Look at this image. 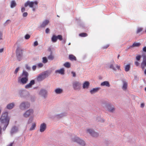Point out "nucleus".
Masks as SVG:
<instances>
[{
  "label": "nucleus",
  "mask_w": 146,
  "mask_h": 146,
  "mask_svg": "<svg viewBox=\"0 0 146 146\" xmlns=\"http://www.w3.org/2000/svg\"><path fill=\"white\" fill-rule=\"evenodd\" d=\"M90 85V83L88 81L85 82L83 84V89L88 88Z\"/></svg>",
  "instance_id": "24"
},
{
  "label": "nucleus",
  "mask_w": 146,
  "mask_h": 146,
  "mask_svg": "<svg viewBox=\"0 0 146 146\" xmlns=\"http://www.w3.org/2000/svg\"><path fill=\"white\" fill-rule=\"evenodd\" d=\"M101 86H105L109 87L110 86L109 82L108 81H105L102 82L100 84Z\"/></svg>",
  "instance_id": "20"
},
{
  "label": "nucleus",
  "mask_w": 146,
  "mask_h": 146,
  "mask_svg": "<svg viewBox=\"0 0 146 146\" xmlns=\"http://www.w3.org/2000/svg\"><path fill=\"white\" fill-rule=\"evenodd\" d=\"M38 4L34 5L33 6V7H32V8H33V11H35L36 10V9L38 8Z\"/></svg>",
  "instance_id": "38"
},
{
  "label": "nucleus",
  "mask_w": 146,
  "mask_h": 146,
  "mask_svg": "<svg viewBox=\"0 0 146 146\" xmlns=\"http://www.w3.org/2000/svg\"><path fill=\"white\" fill-rule=\"evenodd\" d=\"M141 58V56L140 55H138L136 57V59L138 61H139Z\"/></svg>",
  "instance_id": "42"
},
{
  "label": "nucleus",
  "mask_w": 146,
  "mask_h": 146,
  "mask_svg": "<svg viewBox=\"0 0 146 146\" xmlns=\"http://www.w3.org/2000/svg\"><path fill=\"white\" fill-rule=\"evenodd\" d=\"M8 112L5 111L3 113L0 118V121L1 123L4 125L3 128V131H5L9 125L10 117L8 115Z\"/></svg>",
  "instance_id": "1"
},
{
  "label": "nucleus",
  "mask_w": 146,
  "mask_h": 146,
  "mask_svg": "<svg viewBox=\"0 0 146 146\" xmlns=\"http://www.w3.org/2000/svg\"><path fill=\"white\" fill-rule=\"evenodd\" d=\"M18 131V128L15 126H14L11 129L10 133L11 135L16 133Z\"/></svg>",
  "instance_id": "18"
},
{
  "label": "nucleus",
  "mask_w": 146,
  "mask_h": 146,
  "mask_svg": "<svg viewBox=\"0 0 146 146\" xmlns=\"http://www.w3.org/2000/svg\"><path fill=\"white\" fill-rule=\"evenodd\" d=\"M106 107L108 111L110 112L113 113L115 110L114 106L110 104H107L106 105Z\"/></svg>",
  "instance_id": "10"
},
{
  "label": "nucleus",
  "mask_w": 146,
  "mask_h": 146,
  "mask_svg": "<svg viewBox=\"0 0 146 146\" xmlns=\"http://www.w3.org/2000/svg\"><path fill=\"white\" fill-rule=\"evenodd\" d=\"M79 36L81 37H85L88 36V34L86 33H82L79 34Z\"/></svg>",
  "instance_id": "33"
},
{
  "label": "nucleus",
  "mask_w": 146,
  "mask_h": 146,
  "mask_svg": "<svg viewBox=\"0 0 146 146\" xmlns=\"http://www.w3.org/2000/svg\"><path fill=\"white\" fill-rule=\"evenodd\" d=\"M135 64L136 66H138L139 65V63L138 62L136 61L135 62Z\"/></svg>",
  "instance_id": "48"
},
{
  "label": "nucleus",
  "mask_w": 146,
  "mask_h": 146,
  "mask_svg": "<svg viewBox=\"0 0 146 146\" xmlns=\"http://www.w3.org/2000/svg\"><path fill=\"white\" fill-rule=\"evenodd\" d=\"M57 36L54 35L52 36L51 38V40L53 42H56L57 40Z\"/></svg>",
  "instance_id": "32"
},
{
  "label": "nucleus",
  "mask_w": 146,
  "mask_h": 146,
  "mask_svg": "<svg viewBox=\"0 0 146 146\" xmlns=\"http://www.w3.org/2000/svg\"><path fill=\"white\" fill-rule=\"evenodd\" d=\"M144 73L145 75H146V69H145L144 70Z\"/></svg>",
  "instance_id": "63"
},
{
  "label": "nucleus",
  "mask_w": 146,
  "mask_h": 146,
  "mask_svg": "<svg viewBox=\"0 0 146 146\" xmlns=\"http://www.w3.org/2000/svg\"><path fill=\"white\" fill-rule=\"evenodd\" d=\"M38 66L40 68L42 67L43 66V64L42 63H40L38 64Z\"/></svg>",
  "instance_id": "52"
},
{
  "label": "nucleus",
  "mask_w": 146,
  "mask_h": 146,
  "mask_svg": "<svg viewBox=\"0 0 146 146\" xmlns=\"http://www.w3.org/2000/svg\"><path fill=\"white\" fill-rule=\"evenodd\" d=\"M51 70H46L39 74L37 77L38 81H41L48 77L51 74Z\"/></svg>",
  "instance_id": "3"
},
{
  "label": "nucleus",
  "mask_w": 146,
  "mask_h": 146,
  "mask_svg": "<svg viewBox=\"0 0 146 146\" xmlns=\"http://www.w3.org/2000/svg\"><path fill=\"white\" fill-rule=\"evenodd\" d=\"M36 68V66L35 65L33 66L32 67L33 70L34 71L35 70Z\"/></svg>",
  "instance_id": "54"
},
{
  "label": "nucleus",
  "mask_w": 146,
  "mask_h": 146,
  "mask_svg": "<svg viewBox=\"0 0 146 146\" xmlns=\"http://www.w3.org/2000/svg\"><path fill=\"white\" fill-rule=\"evenodd\" d=\"M13 144V142L11 143L9 145H8L7 146H12Z\"/></svg>",
  "instance_id": "59"
},
{
  "label": "nucleus",
  "mask_w": 146,
  "mask_h": 146,
  "mask_svg": "<svg viewBox=\"0 0 146 146\" xmlns=\"http://www.w3.org/2000/svg\"><path fill=\"white\" fill-rule=\"evenodd\" d=\"M33 119V117H30L28 122V124L31 123L32 122Z\"/></svg>",
  "instance_id": "40"
},
{
  "label": "nucleus",
  "mask_w": 146,
  "mask_h": 146,
  "mask_svg": "<svg viewBox=\"0 0 146 146\" xmlns=\"http://www.w3.org/2000/svg\"><path fill=\"white\" fill-rule=\"evenodd\" d=\"M64 68H62L60 70H56L55 71L56 73H58L61 74L63 75L64 74Z\"/></svg>",
  "instance_id": "25"
},
{
  "label": "nucleus",
  "mask_w": 146,
  "mask_h": 146,
  "mask_svg": "<svg viewBox=\"0 0 146 146\" xmlns=\"http://www.w3.org/2000/svg\"><path fill=\"white\" fill-rule=\"evenodd\" d=\"M115 66L117 68L118 71H121V70L120 68V65L115 64L114 61H113L112 63L110 64L109 66L110 69H112L113 70L116 71V69Z\"/></svg>",
  "instance_id": "5"
},
{
  "label": "nucleus",
  "mask_w": 146,
  "mask_h": 146,
  "mask_svg": "<svg viewBox=\"0 0 146 146\" xmlns=\"http://www.w3.org/2000/svg\"><path fill=\"white\" fill-rule=\"evenodd\" d=\"M19 94L21 98H27L29 96V93L26 91L20 90L19 91Z\"/></svg>",
  "instance_id": "9"
},
{
  "label": "nucleus",
  "mask_w": 146,
  "mask_h": 146,
  "mask_svg": "<svg viewBox=\"0 0 146 146\" xmlns=\"http://www.w3.org/2000/svg\"><path fill=\"white\" fill-rule=\"evenodd\" d=\"M141 67L142 70L146 69V62H141Z\"/></svg>",
  "instance_id": "30"
},
{
  "label": "nucleus",
  "mask_w": 146,
  "mask_h": 146,
  "mask_svg": "<svg viewBox=\"0 0 146 146\" xmlns=\"http://www.w3.org/2000/svg\"><path fill=\"white\" fill-rule=\"evenodd\" d=\"M50 31V29L48 28H47L45 30V32L46 33H48Z\"/></svg>",
  "instance_id": "50"
},
{
  "label": "nucleus",
  "mask_w": 146,
  "mask_h": 146,
  "mask_svg": "<svg viewBox=\"0 0 146 146\" xmlns=\"http://www.w3.org/2000/svg\"><path fill=\"white\" fill-rule=\"evenodd\" d=\"M109 46V45L108 44L106 46H104L103 47V48L106 49Z\"/></svg>",
  "instance_id": "57"
},
{
  "label": "nucleus",
  "mask_w": 146,
  "mask_h": 146,
  "mask_svg": "<svg viewBox=\"0 0 146 146\" xmlns=\"http://www.w3.org/2000/svg\"><path fill=\"white\" fill-rule=\"evenodd\" d=\"M46 126L45 123L41 124L40 125V131L41 132H44L46 129Z\"/></svg>",
  "instance_id": "15"
},
{
  "label": "nucleus",
  "mask_w": 146,
  "mask_h": 146,
  "mask_svg": "<svg viewBox=\"0 0 146 146\" xmlns=\"http://www.w3.org/2000/svg\"><path fill=\"white\" fill-rule=\"evenodd\" d=\"M62 89L59 88H57L56 89L54 90L56 94H58L61 93L62 92Z\"/></svg>",
  "instance_id": "28"
},
{
  "label": "nucleus",
  "mask_w": 146,
  "mask_h": 146,
  "mask_svg": "<svg viewBox=\"0 0 146 146\" xmlns=\"http://www.w3.org/2000/svg\"><path fill=\"white\" fill-rule=\"evenodd\" d=\"M142 28H138L137 29V33H138L141 32L142 31Z\"/></svg>",
  "instance_id": "43"
},
{
  "label": "nucleus",
  "mask_w": 146,
  "mask_h": 146,
  "mask_svg": "<svg viewBox=\"0 0 146 146\" xmlns=\"http://www.w3.org/2000/svg\"><path fill=\"white\" fill-rule=\"evenodd\" d=\"M42 60V62L44 63H46L48 62V60L46 57H43Z\"/></svg>",
  "instance_id": "37"
},
{
  "label": "nucleus",
  "mask_w": 146,
  "mask_h": 146,
  "mask_svg": "<svg viewBox=\"0 0 146 146\" xmlns=\"http://www.w3.org/2000/svg\"><path fill=\"white\" fill-rule=\"evenodd\" d=\"M66 42V39H64L62 41V43L65 44Z\"/></svg>",
  "instance_id": "58"
},
{
  "label": "nucleus",
  "mask_w": 146,
  "mask_h": 146,
  "mask_svg": "<svg viewBox=\"0 0 146 146\" xmlns=\"http://www.w3.org/2000/svg\"><path fill=\"white\" fill-rule=\"evenodd\" d=\"M143 60L142 62H146V56L145 55H143Z\"/></svg>",
  "instance_id": "41"
},
{
  "label": "nucleus",
  "mask_w": 146,
  "mask_h": 146,
  "mask_svg": "<svg viewBox=\"0 0 146 146\" xmlns=\"http://www.w3.org/2000/svg\"><path fill=\"white\" fill-rule=\"evenodd\" d=\"M38 43L37 41H36L34 42V46H36L38 45Z\"/></svg>",
  "instance_id": "49"
},
{
  "label": "nucleus",
  "mask_w": 146,
  "mask_h": 146,
  "mask_svg": "<svg viewBox=\"0 0 146 146\" xmlns=\"http://www.w3.org/2000/svg\"><path fill=\"white\" fill-rule=\"evenodd\" d=\"M2 34L0 32V40L2 39Z\"/></svg>",
  "instance_id": "56"
},
{
  "label": "nucleus",
  "mask_w": 146,
  "mask_h": 146,
  "mask_svg": "<svg viewBox=\"0 0 146 146\" xmlns=\"http://www.w3.org/2000/svg\"><path fill=\"white\" fill-rule=\"evenodd\" d=\"M19 68H20L19 67H18L16 68V69H15V71H14V74H17L18 72V71L19 70Z\"/></svg>",
  "instance_id": "44"
},
{
  "label": "nucleus",
  "mask_w": 146,
  "mask_h": 146,
  "mask_svg": "<svg viewBox=\"0 0 146 146\" xmlns=\"http://www.w3.org/2000/svg\"><path fill=\"white\" fill-rule=\"evenodd\" d=\"M33 111L32 109H29L24 113L23 116L25 117H28L31 114H33Z\"/></svg>",
  "instance_id": "14"
},
{
  "label": "nucleus",
  "mask_w": 146,
  "mask_h": 146,
  "mask_svg": "<svg viewBox=\"0 0 146 146\" xmlns=\"http://www.w3.org/2000/svg\"><path fill=\"white\" fill-rule=\"evenodd\" d=\"M3 48H0V53L2 52L3 51Z\"/></svg>",
  "instance_id": "60"
},
{
  "label": "nucleus",
  "mask_w": 146,
  "mask_h": 146,
  "mask_svg": "<svg viewBox=\"0 0 146 146\" xmlns=\"http://www.w3.org/2000/svg\"><path fill=\"white\" fill-rule=\"evenodd\" d=\"M17 5V4L15 1L14 0H12L11 1L10 7L11 8H13L15 7Z\"/></svg>",
  "instance_id": "26"
},
{
  "label": "nucleus",
  "mask_w": 146,
  "mask_h": 146,
  "mask_svg": "<svg viewBox=\"0 0 146 146\" xmlns=\"http://www.w3.org/2000/svg\"><path fill=\"white\" fill-rule=\"evenodd\" d=\"M101 89L100 87H96L93 88L91 90L90 92L91 94H94L98 92V91Z\"/></svg>",
  "instance_id": "17"
},
{
  "label": "nucleus",
  "mask_w": 146,
  "mask_h": 146,
  "mask_svg": "<svg viewBox=\"0 0 146 146\" xmlns=\"http://www.w3.org/2000/svg\"><path fill=\"white\" fill-rule=\"evenodd\" d=\"M38 4V3L37 1H28L27 2L25 3L24 4V6L25 7H27L28 6L30 7H33V6L35 5Z\"/></svg>",
  "instance_id": "8"
},
{
  "label": "nucleus",
  "mask_w": 146,
  "mask_h": 146,
  "mask_svg": "<svg viewBox=\"0 0 146 146\" xmlns=\"http://www.w3.org/2000/svg\"><path fill=\"white\" fill-rule=\"evenodd\" d=\"M39 94L41 96L45 98L47 97V92L45 89H41L39 93Z\"/></svg>",
  "instance_id": "12"
},
{
  "label": "nucleus",
  "mask_w": 146,
  "mask_h": 146,
  "mask_svg": "<svg viewBox=\"0 0 146 146\" xmlns=\"http://www.w3.org/2000/svg\"><path fill=\"white\" fill-rule=\"evenodd\" d=\"M123 85L122 86V88L123 90H126L127 87V82L125 81H123Z\"/></svg>",
  "instance_id": "31"
},
{
  "label": "nucleus",
  "mask_w": 146,
  "mask_h": 146,
  "mask_svg": "<svg viewBox=\"0 0 146 146\" xmlns=\"http://www.w3.org/2000/svg\"><path fill=\"white\" fill-rule=\"evenodd\" d=\"M30 36L28 34L26 35L25 36V38L26 39H29L30 38Z\"/></svg>",
  "instance_id": "46"
},
{
  "label": "nucleus",
  "mask_w": 146,
  "mask_h": 146,
  "mask_svg": "<svg viewBox=\"0 0 146 146\" xmlns=\"http://www.w3.org/2000/svg\"><path fill=\"white\" fill-rule=\"evenodd\" d=\"M25 8L24 7H22L21 8V11L23 13L25 11Z\"/></svg>",
  "instance_id": "53"
},
{
  "label": "nucleus",
  "mask_w": 146,
  "mask_h": 146,
  "mask_svg": "<svg viewBox=\"0 0 146 146\" xmlns=\"http://www.w3.org/2000/svg\"><path fill=\"white\" fill-rule=\"evenodd\" d=\"M36 124L35 123H33L32 124V126H31V127L30 128V131H32L34 129L35 127H36Z\"/></svg>",
  "instance_id": "36"
},
{
  "label": "nucleus",
  "mask_w": 146,
  "mask_h": 146,
  "mask_svg": "<svg viewBox=\"0 0 146 146\" xmlns=\"http://www.w3.org/2000/svg\"><path fill=\"white\" fill-rule=\"evenodd\" d=\"M141 45V44L139 42H135L132 44V45L130 46L128 48V49H129L131 48L135 47H139Z\"/></svg>",
  "instance_id": "21"
},
{
  "label": "nucleus",
  "mask_w": 146,
  "mask_h": 146,
  "mask_svg": "<svg viewBox=\"0 0 146 146\" xmlns=\"http://www.w3.org/2000/svg\"><path fill=\"white\" fill-rule=\"evenodd\" d=\"M144 106V104L143 103H142L141 105V108H143Z\"/></svg>",
  "instance_id": "62"
},
{
  "label": "nucleus",
  "mask_w": 146,
  "mask_h": 146,
  "mask_svg": "<svg viewBox=\"0 0 146 146\" xmlns=\"http://www.w3.org/2000/svg\"><path fill=\"white\" fill-rule=\"evenodd\" d=\"M69 58L71 61H76V57L72 54H70L69 55Z\"/></svg>",
  "instance_id": "29"
},
{
  "label": "nucleus",
  "mask_w": 146,
  "mask_h": 146,
  "mask_svg": "<svg viewBox=\"0 0 146 146\" xmlns=\"http://www.w3.org/2000/svg\"><path fill=\"white\" fill-rule=\"evenodd\" d=\"M29 73L27 71L23 70L21 76L19 77L18 82L23 84H26L27 82Z\"/></svg>",
  "instance_id": "2"
},
{
  "label": "nucleus",
  "mask_w": 146,
  "mask_h": 146,
  "mask_svg": "<svg viewBox=\"0 0 146 146\" xmlns=\"http://www.w3.org/2000/svg\"><path fill=\"white\" fill-rule=\"evenodd\" d=\"M56 36L57 39H58L60 40H62V35H58Z\"/></svg>",
  "instance_id": "39"
},
{
  "label": "nucleus",
  "mask_w": 146,
  "mask_h": 146,
  "mask_svg": "<svg viewBox=\"0 0 146 146\" xmlns=\"http://www.w3.org/2000/svg\"><path fill=\"white\" fill-rule=\"evenodd\" d=\"M64 66L66 67L69 68L70 66V63L68 62H66L64 64Z\"/></svg>",
  "instance_id": "35"
},
{
  "label": "nucleus",
  "mask_w": 146,
  "mask_h": 146,
  "mask_svg": "<svg viewBox=\"0 0 146 146\" xmlns=\"http://www.w3.org/2000/svg\"><path fill=\"white\" fill-rule=\"evenodd\" d=\"M49 23V21L47 20H46L43 21L42 24L40 25V27L41 28H44Z\"/></svg>",
  "instance_id": "23"
},
{
  "label": "nucleus",
  "mask_w": 146,
  "mask_h": 146,
  "mask_svg": "<svg viewBox=\"0 0 146 146\" xmlns=\"http://www.w3.org/2000/svg\"><path fill=\"white\" fill-rule=\"evenodd\" d=\"M87 133H89L91 135L94 137L98 136V134L92 129H88L87 130Z\"/></svg>",
  "instance_id": "13"
},
{
  "label": "nucleus",
  "mask_w": 146,
  "mask_h": 146,
  "mask_svg": "<svg viewBox=\"0 0 146 146\" xmlns=\"http://www.w3.org/2000/svg\"><path fill=\"white\" fill-rule=\"evenodd\" d=\"M27 15L28 13L27 12H24L23 14V17H26L27 16Z\"/></svg>",
  "instance_id": "47"
},
{
  "label": "nucleus",
  "mask_w": 146,
  "mask_h": 146,
  "mask_svg": "<svg viewBox=\"0 0 146 146\" xmlns=\"http://www.w3.org/2000/svg\"><path fill=\"white\" fill-rule=\"evenodd\" d=\"M25 67L26 69L28 70H31L30 67L27 64L25 65Z\"/></svg>",
  "instance_id": "45"
},
{
  "label": "nucleus",
  "mask_w": 146,
  "mask_h": 146,
  "mask_svg": "<svg viewBox=\"0 0 146 146\" xmlns=\"http://www.w3.org/2000/svg\"><path fill=\"white\" fill-rule=\"evenodd\" d=\"M120 56V55L119 54L118 56H117V58L118 59H119V57Z\"/></svg>",
  "instance_id": "64"
},
{
  "label": "nucleus",
  "mask_w": 146,
  "mask_h": 146,
  "mask_svg": "<svg viewBox=\"0 0 146 146\" xmlns=\"http://www.w3.org/2000/svg\"><path fill=\"white\" fill-rule=\"evenodd\" d=\"M72 141L74 142L77 143L82 146H84L85 145V141L78 137H74L72 138Z\"/></svg>",
  "instance_id": "6"
},
{
  "label": "nucleus",
  "mask_w": 146,
  "mask_h": 146,
  "mask_svg": "<svg viewBox=\"0 0 146 146\" xmlns=\"http://www.w3.org/2000/svg\"><path fill=\"white\" fill-rule=\"evenodd\" d=\"M130 64L126 65L125 67V71L126 72L129 71L130 70Z\"/></svg>",
  "instance_id": "27"
},
{
  "label": "nucleus",
  "mask_w": 146,
  "mask_h": 146,
  "mask_svg": "<svg viewBox=\"0 0 146 146\" xmlns=\"http://www.w3.org/2000/svg\"><path fill=\"white\" fill-rule=\"evenodd\" d=\"M48 58L49 60H52L54 58V56L52 55V52H51V54L48 57Z\"/></svg>",
  "instance_id": "34"
},
{
  "label": "nucleus",
  "mask_w": 146,
  "mask_h": 146,
  "mask_svg": "<svg viewBox=\"0 0 146 146\" xmlns=\"http://www.w3.org/2000/svg\"><path fill=\"white\" fill-rule=\"evenodd\" d=\"M101 122H104L105 121V120L104 119H102L100 121Z\"/></svg>",
  "instance_id": "61"
},
{
  "label": "nucleus",
  "mask_w": 146,
  "mask_h": 146,
  "mask_svg": "<svg viewBox=\"0 0 146 146\" xmlns=\"http://www.w3.org/2000/svg\"><path fill=\"white\" fill-rule=\"evenodd\" d=\"M81 85V83L78 81H75L73 82L72 83L73 88L75 90L79 89Z\"/></svg>",
  "instance_id": "11"
},
{
  "label": "nucleus",
  "mask_w": 146,
  "mask_h": 146,
  "mask_svg": "<svg viewBox=\"0 0 146 146\" xmlns=\"http://www.w3.org/2000/svg\"><path fill=\"white\" fill-rule=\"evenodd\" d=\"M30 106V104L27 102H23L20 104L19 107L20 109L23 110L29 108Z\"/></svg>",
  "instance_id": "7"
},
{
  "label": "nucleus",
  "mask_w": 146,
  "mask_h": 146,
  "mask_svg": "<svg viewBox=\"0 0 146 146\" xmlns=\"http://www.w3.org/2000/svg\"><path fill=\"white\" fill-rule=\"evenodd\" d=\"M143 51L146 52V46L144 47L143 48Z\"/></svg>",
  "instance_id": "55"
},
{
  "label": "nucleus",
  "mask_w": 146,
  "mask_h": 146,
  "mask_svg": "<svg viewBox=\"0 0 146 146\" xmlns=\"http://www.w3.org/2000/svg\"><path fill=\"white\" fill-rule=\"evenodd\" d=\"M15 106V103L12 102L7 104L6 106V108L8 110L12 109Z\"/></svg>",
  "instance_id": "22"
},
{
  "label": "nucleus",
  "mask_w": 146,
  "mask_h": 146,
  "mask_svg": "<svg viewBox=\"0 0 146 146\" xmlns=\"http://www.w3.org/2000/svg\"><path fill=\"white\" fill-rule=\"evenodd\" d=\"M67 115V113L66 112L58 114H56L55 117L57 118H60L64 117L66 116Z\"/></svg>",
  "instance_id": "16"
},
{
  "label": "nucleus",
  "mask_w": 146,
  "mask_h": 146,
  "mask_svg": "<svg viewBox=\"0 0 146 146\" xmlns=\"http://www.w3.org/2000/svg\"><path fill=\"white\" fill-rule=\"evenodd\" d=\"M23 50L18 47L16 50V55L17 60L20 61L23 58Z\"/></svg>",
  "instance_id": "4"
},
{
  "label": "nucleus",
  "mask_w": 146,
  "mask_h": 146,
  "mask_svg": "<svg viewBox=\"0 0 146 146\" xmlns=\"http://www.w3.org/2000/svg\"><path fill=\"white\" fill-rule=\"evenodd\" d=\"M71 74L73 75H72V76L73 77H76V74L75 73V72H73V71H72L71 72Z\"/></svg>",
  "instance_id": "51"
},
{
  "label": "nucleus",
  "mask_w": 146,
  "mask_h": 146,
  "mask_svg": "<svg viewBox=\"0 0 146 146\" xmlns=\"http://www.w3.org/2000/svg\"><path fill=\"white\" fill-rule=\"evenodd\" d=\"M35 84V81L34 80H32L30 82L26 85L25 86V88H31L32 86Z\"/></svg>",
  "instance_id": "19"
}]
</instances>
